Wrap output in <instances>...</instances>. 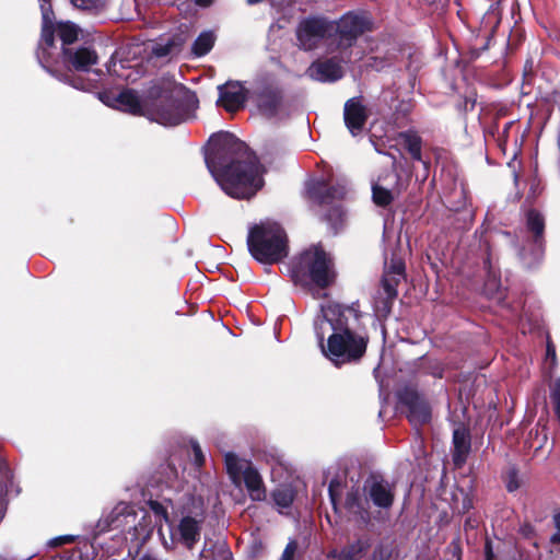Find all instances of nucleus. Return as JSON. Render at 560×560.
Instances as JSON below:
<instances>
[{
    "label": "nucleus",
    "instance_id": "nucleus-10",
    "mask_svg": "<svg viewBox=\"0 0 560 560\" xmlns=\"http://www.w3.org/2000/svg\"><path fill=\"white\" fill-rule=\"evenodd\" d=\"M405 278V264L399 258H392L389 264L386 262L385 271L381 282V290L376 300V308L388 314L395 299L397 298V287Z\"/></svg>",
    "mask_w": 560,
    "mask_h": 560
},
{
    "label": "nucleus",
    "instance_id": "nucleus-4",
    "mask_svg": "<svg viewBox=\"0 0 560 560\" xmlns=\"http://www.w3.org/2000/svg\"><path fill=\"white\" fill-rule=\"evenodd\" d=\"M347 195V185L337 180L332 174L305 183L306 199L322 208L320 219L327 223L332 234H337L346 226L347 211L343 203Z\"/></svg>",
    "mask_w": 560,
    "mask_h": 560
},
{
    "label": "nucleus",
    "instance_id": "nucleus-54",
    "mask_svg": "<svg viewBox=\"0 0 560 560\" xmlns=\"http://www.w3.org/2000/svg\"><path fill=\"white\" fill-rule=\"evenodd\" d=\"M547 354L552 355V358H555V355H556L555 349L550 345H548V347H547Z\"/></svg>",
    "mask_w": 560,
    "mask_h": 560
},
{
    "label": "nucleus",
    "instance_id": "nucleus-23",
    "mask_svg": "<svg viewBox=\"0 0 560 560\" xmlns=\"http://www.w3.org/2000/svg\"><path fill=\"white\" fill-rule=\"evenodd\" d=\"M295 495L296 493L294 489L290 486H280L276 488L271 493V498L275 504L280 509L290 508L295 499Z\"/></svg>",
    "mask_w": 560,
    "mask_h": 560
},
{
    "label": "nucleus",
    "instance_id": "nucleus-51",
    "mask_svg": "<svg viewBox=\"0 0 560 560\" xmlns=\"http://www.w3.org/2000/svg\"><path fill=\"white\" fill-rule=\"evenodd\" d=\"M369 60H373L375 63L371 65L372 67L380 69L384 67L385 61L383 59H378L376 57H370Z\"/></svg>",
    "mask_w": 560,
    "mask_h": 560
},
{
    "label": "nucleus",
    "instance_id": "nucleus-28",
    "mask_svg": "<svg viewBox=\"0 0 560 560\" xmlns=\"http://www.w3.org/2000/svg\"><path fill=\"white\" fill-rule=\"evenodd\" d=\"M352 39L359 35H363L365 32L372 31V20L366 13L352 14Z\"/></svg>",
    "mask_w": 560,
    "mask_h": 560
},
{
    "label": "nucleus",
    "instance_id": "nucleus-7",
    "mask_svg": "<svg viewBox=\"0 0 560 560\" xmlns=\"http://www.w3.org/2000/svg\"><path fill=\"white\" fill-rule=\"evenodd\" d=\"M60 60L65 71L49 66H44V69L59 81L77 90L91 91L95 88V81L82 74L89 72L91 67L98 61V56L93 48L85 46L63 47L61 48Z\"/></svg>",
    "mask_w": 560,
    "mask_h": 560
},
{
    "label": "nucleus",
    "instance_id": "nucleus-22",
    "mask_svg": "<svg viewBox=\"0 0 560 560\" xmlns=\"http://www.w3.org/2000/svg\"><path fill=\"white\" fill-rule=\"evenodd\" d=\"M79 25L71 21H60L57 23V35L61 40L62 47H73L81 34Z\"/></svg>",
    "mask_w": 560,
    "mask_h": 560
},
{
    "label": "nucleus",
    "instance_id": "nucleus-20",
    "mask_svg": "<svg viewBox=\"0 0 560 560\" xmlns=\"http://www.w3.org/2000/svg\"><path fill=\"white\" fill-rule=\"evenodd\" d=\"M244 485L253 501H262L266 499V487L259 471L247 462L243 471Z\"/></svg>",
    "mask_w": 560,
    "mask_h": 560
},
{
    "label": "nucleus",
    "instance_id": "nucleus-2",
    "mask_svg": "<svg viewBox=\"0 0 560 560\" xmlns=\"http://www.w3.org/2000/svg\"><path fill=\"white\" fill-rule=\"evenodd\" d=\"M197 103L189 89L170 79L153 80L147 88V118L163 126L188 120Z\"/></svg>",
    "mask_w": 560,
    "mask_h": 560
},
{
    "label": "nucleus",
    "instance_id": "nucleus-17",
    "mask_svg": "<svg viewBox=\"0 0 560 560\" xmlns=\"http://www.w3.org/2000/svg\"><path fill=\"white\" fill-rule=\"evenodd\" d=\"M205 521L203 513L200 518L184 516L178 524V533L185 547L191 550L200 539L201 525Z\"/></svg>",
    "mask_w": 560,
    "mask_h": 560
},
{
    "label": "nucleus",
    "instance_id": "nucleus-25",
    "mask_svg": "<svg viewBox=\"0 0 560 560\" xmlns=\"http://www.w3.org/2000/svg\"><path fill=\"white\" fill-rule=\"evenodd\" d=\"M369 116V110L362 104L361 100L352 98V135L354 130H361L364 126L366 118Z\"/></svg>",
    "mask_w": 560,
    "mask_h": 560
},
{
    "label": "nucleus",
    "instance_id": "nucleus-6",
    "mask_svg": "<svg viewBox=\"0 0 560 560\" xmlns=\"http://www.w3.org/2000/svg\"><path fill=\"white\" fill-rule=\"evenodd\" d=\"M247 247L260 264L273 265L289 255V240L284 229L276 222H260L249 228Z\"/></svg>",
    "mask_w": 560,
    "mask_h": 560
},
{
    "label": "nucleus",
    "instance_id": "nucleus-35",
    "mask_svg": "<svg viewBox=\"0 0 560 560\" xmlns=\"http://www.w3.org/2000/svg\"><path fill=\"white\" fill-rule=\"evenodd\" d=\"M147 504L153 514L160 518V521H168L167 509L160 501L150 499L147 501Z\"/></svg>",
    "mask_w": 560,
    "mask_h": 560
},
{
    "label": "nucleus",
    "instance_id": "nucleus-11",
    "mask_svg": "<svg viewBox=\"0 0 560 560\" xmlns=\"http://www.w3.org/2000/svg\"><path fill=\"white\" fill-rule=\"evenodd\" d=\"M253 98L258 112L266 118L278 116L283 108L284 92L273 83L265 82L253 91Z\"/></svg>",
    "mask_w": 560,
    "mask_h": 560
},
{
    "label": "nucleus",
    "instance_id": "nucleus-15",
    "mask_svg": "<svg viewBox=\"0 0 560 560\" xmlns=\"http://www.w3.org/2000/svg\"><path fill=\"white\" fill-rule=\"evenodd\" d=\"M218 89V104L226 112L235 113L244 107L248 91L240 82H228Z\"/></svg>",
    "mask_w": 560,
    "mask_h": 560
},
{
    "label": "nucleus",
    "instance_id": "nucleus-1",
    "mask_svg": "<svg viewBox=\"0 0 560 560\" xmlns=\"http://www.w3.org/2000/svg\"><path fill=\"white\" fill-rule=\"evenodd\" d=\"M205 162L221 189L234 199H250L265 184L266 167L231 132L219 131L209 138Z\"/></svg>",
    "mask_w": 560,
    "mask_h": 560
},
{
    "label": "nucleus",
    "instance_id": "nucleus-21",
    "mask_svg": "<svg viewBox=\"0 0 560 560\" xmlns=\"http://www.w3.org/2000/svg\"><path fill=\"white\" fill-rule=\"evenodd\" d=\"M57 33V24H47L42 25L40 30V42L37 51V58L40 65L44 67L47 62L46 55H48L47 49L52 48L55 46V35Z\"/></svg>",
    "mask_w": 560,
    "mask_h": 560
},
{
    "label": "nucleus",
    "instance_id": "nucleus-46",
    "mask_svg": "<svg viewBox=\"0 0 560 560\" xmlns=\"http://www.w3.org/2000/svg\"><path fill=\"white\" fill-rule=\"evenodd\" d=\"M73 541H74L73 536L63 535V536H59V537H55V538L50 539L47 545L51 548H56V547L63 546L66 544L73 542Z\"/></svg>",
    "mask_w": 560,
    "mask_h": 560
},
{
    "label": "nucleus",
    "instance_id": "nucleus-55",
    "mask_svg": "<svg viewBox=\"0 0 560 560\" xmlns=\"http://www.w3.org/2000/svg\"><path fill=\"white\" fill-rule=\"evenodd\" d=\"M264 0H246V3L248 5H254V4H257V3H260L262 2Z\"/></svg>",
    "mask_w": 560,
    "mask_h": 560
},
{
    "label": "nucleus",
    "instance_id": "nucleus-52",
    "mask_svg": "<svg viewBox=\"0 0 560 560\" xmlns=\"http://www.w3.org/2000/svg\"><path fill=\"white\" fill-rule=\"evenodd\" d=\"M213 2L214 0H195V3L201 8H208L212 5Z\"/></svg>",
    "mask_w": 560,
    "mask_h": 560
},
{
    "label": "nucleus",
    "instance_id": "nucleus-44",
    "mask_svg": "<svg viewBox=\"0 0 560 560\" xmlns=\"http://www.w3.org/2000/svg\"><path fill=\"white\" fill-rule=\"evenodd\" d=\"M355 522L361 526L366 527L371 525V513L366 509H360L355 512Z\"/></svg>",
    "mask_w": 560,
    "mask_h": 560
},
{
    "label": "nucleus",
    "instance_id": "nucleus-48",
    "mask_svg": "<svg viewBox=\"0 0 560 560\" xmlns=\"http://www.w3.org/2000/svg\"><path fill=\"white\" fill-rule=\"evenodd\" d=\"M343 120L346 127L350 130V100H347L343 105Z\"/></svg>",
    "mask_w": 560,
    "mask_h": 560
},
{
    "label": "nucleus",
    "instance_id": "nucleus-33",
    "mask_svg": "<svg viewBox=\"0 0 560 560\" xmlns=\"http://www.w3.org/2000/svg\"><path fill=\"white\" fill-rule=\"evenodd\" d=\"M368 339L363 336L352 334V360L363 355L366 349Z\"/></svg>",
    "mask_w": 560,
    "mask_h": 560
},
{
    "label": "nucleus",
    "instance_id": "nucleus-5",
    "mask_svg": "<svg viewBox=\"0 0 560 560\" xmlns=\"http://www.w3.org/2000/svg\"><path fill=\"white\" fill-rule=\"evenodd\" d=\"M290 275L294 284L307 290H325L335 281L332 260L320 246H314L296 256L291 262Z\"/></svg>",
    "mask_w": 560,
    "mask_h": 560
},
{
    "label": "nucleus",
    "instance_id": "nucleus-30",
    "mask_svg": "<svg viewBox=\"0 0 560 560\" xmlns=\"http://www.w3.org/2000/svg\"><path fill=\"white\" fill-rule=\"evenodd\" d=\"M372 192L373 201L380 207L388 206L394 199L393 191L378 184L373 185Z\"/></svg>",
    "mask_w": 560,
    "mask_h": 560
},
{
    "label": "nucleus",
    "instance_id": "nucleus-8",
    "mask_svg": "<svg viewBox=\"0 0 560 560\" xmlns=\"http://www.w3.org/2000/svg\"><path fill=\"white\" fill-rule=\"evenodd\" d=\"M340 488L341 485L338 480L332 479L328 487L329 498L331 502L332 510L331 512L326 513V520L330 524L331 527L335 528V540L339 542H346L345 547L341 549L340 553L337 549H331L327 557L338 560H350V547L348 542L350 541V536L348 535V523L350 518L347 514H343L342 510L347 512L350 510V493H347L343 506H340Z\"/></svg>",
    "mask_w": 560,
    "mask_h": 560
},
{
    "label": "nucleus",
    "instance_id": "nucleus-36",
    "mask_svg": "<svg viewBox=\"0 0 560 560\" xmlns=\"http://www.w3.org/2000/svg\"><path fill=\"white\" fill-rule=\"evenodd\" d=\"M55 560H83V553L80 549L72 547L70 549H63L56 553Z\"/></svg>",
    "mask_w": 560,
    "mask_h": 560
},
{
    "label": "nucleus",
    "instance_id": "nucleus-47",
    "mask_svg": "<svg viewBox=\"0 0 560 560\" xmlns=\"http://www.w3.org/2000/svg\"><path fill=\"white\" fill-rule=\"evenodd\" d=\"M553 524L556 527L555 534L551 536V541L553 544H560V513L555 514Z\"/></svg>",
    "mask_w": 560,
    "mask_h": 560
},
{
    "label": "nucleus",
    "instance_id": "nucleus-37",
    "mask_svg": "<svg viewBox=\"0 0 560 560\" xmlns=\"http://www.w3.org/2000/svg\"><path fill=\"white\" fill-rule=\"evenodd\" d=\"M212 549L220 560H232V552L225 541H215Z\"/></svg>",
    "mask_w": 560,
    "mask_h": 560
},
{
    "label": "nucleus",
    "instance_id": "nucleus-42",
    "mask_svg": "<svg viewBox=\"0 0 560 560\" xmlns=\"http://www.w3.org/2000/svg\"><path fill=\"white\" fill-rule=\"evenodd\" d=\"M296 550H298V542L295 540H290L287 544V546L281 555L280 560H293Z\"/></svg>",
    "mask_w": 560,
    "mask_h": 560
},
{
    "label": "nucleus",
    "instance_id": "nucleus-24",
    "mask_svg": "<svg viewBox=\"0 0 560 560\" xmlns=\"http://www.w3.org/2000/svg\"><path fill=\"white\" fill-rule=\"evenodd\" d=\"M131 515H135L132 508L126 503H119L106 514V517L113 524V528H120L124 526V521Z\"/></svg>",
    "mask_w": 560,
    "mask_h": 560
},
{
    "label": "nucleus",
    "instance_id": "nucleus-34",
    "mask_svg": "<svg viewBox=\"0 0 560 560\" xmlns=\"http://www.w3.org/2000/svg\"><path fill=\"white\" fill-rule=\"evenodd\" d=\"M42 25L55 24V13L49 0H40Z\"/></svg>",
    "mask_w": 560,
    "mask_h": 560
},
{
    "label": "nucleus",
    "instance_id": "nucleus-14",
    "mask_svg": "<svg viewBox=\"0 0 560 560\" xmlns=\"http://www.w3.org/2000/svg\"><path fill=\"white\" fill-rule=\"evenodd\" d=\"M305 74L314 81L318 82H336L343 77V70L336 58L325 60L317 59L307 68Z\"/></svg>",
    "mask_w": 560,
    "mask_h": 560
},
{
    "label": "nucleus",
    "instance_id": "nucleus-53",
    "mask_svg": "<svg viewBox=\"0 0 560 560\" xmlns=\"http://www.w3.org/2000/svg\"><path fill=\"white\" fill-rule=\"evenodd\" d=\"M493 552L491 549V546L489 542L486 544V560H492L493 559Z\"/></svg>",
    "mask_w": 560,
    "mask_h": 560
},
{
    "label": "nucleus",
    "instance_id": "nucleus-40",
    "mask_svg": "<svg viewBox=\"0 0 560 560\" xmlns=\"http://www.w3.org/2000/svg\"><path fill=\"white\" fill-rule=\"evenodd\" d=\"M551 399L555 405L556 413L560 420V378L556 380L551 389Z\"/></svg>",
    "mask_w": 560,
    "mask_h": 560
},
{
    "label": "nucleus",
    "instance_id": "nucleus-31",
    "mask_svg": "<svg viewBox=\"0 0 560 560\" xmlns=\"http://www.w3.org/2000/svg\"><path fill=\"white\" fill-rule=\"evenodd\" d=\"M70 2L79 10L93 11L103 8L106 0H70Z\"/></svg>",
    "mask_w": 560,
    "mask_h": 560
},
{
    "label": "nucleus",
    "instance_id": "nucleus-56",
    "mask_svg": "<svg viewBox=\"0 0 560 560\" xmlns=\"http://www.w3.org/2000/svg\"><path fill=\"white\" fill-rule=\"evenodd\" d=\"M139 560H158V559L147 555V556L141 557Z\"/></svg>",
    "mask_w": 560,
    "mask_h": 560
},
{
    "label": "nucleus",
    "instance_id": "nucleus-27",
    "mask_svg": "<svg viewBox=\"0 0 560 560\" xmlns=\"http://www.w3.org/2000/svg\"><path fill=\"white\" fill-rule=\"evenodd\" d=\"M226 472L233 482H237L243 475V465L234 453H226L224 456Z\"/></svg>",
    "mask_w": 560,
    "mask_h": 560
},
{
    "label": "nucleus",
    "instance_id": "nucleus-43",
    "mask_svg": "<svg viewBox=\"0 0 560 560\" xmlns=\"http://www.w3.org/2000/svg\"><path fill=\"white\" fill-rule=\"evenodd\" d=\"M191 447L194 452V463L198 468H201L206 462L202 450L197 442H192Z\"/></svg>",
    "mask_w": 560,
    "mask_h": 560
},
{
    "label": "nucleus",
    "instance_id": "nucleus-9",
    "mask_svg": "<svg viewBox=\"0 0 560 560\" xmlns=\"http://www.w3.org/2000/svg\"><path fill=\"white\" fill-rule=\"evenodd\" d=\"M338 33L341 39H350V30L340 28L339 23L322 16H310L300 22L296 38L305 50L315 48L319 40L330 38Z\"/></svg>",
    "mask_w": 560,
    "mask_h": 560
},
{
    "label": "nucleus",
    "instance_id": "nucleus-38",
    "mask_svg": "<svg viewBox=\"0 0 560 560\" xmlns=\"http://www.w3.org/2000/svg\"><path fill=\"white\" fill-rule=\"evenodd\" d=\"M174 47H175V43L173 39H170L167 43L165 44H156L154 47H153V54L156 56V57H166L171 54H173L174 51Z\"/></svg>",
    "mask_w": 560,
    "mask_h": 560
},
{
    "label": "nucleus",
    "instance_id": "nucleus-45",
    "mask_svg": "<svg viewBox=\"0 0 560 560\" xmlns=\"http://www.w3.org/2000/svg\"><path fill=\"white\" fill-rule=\"evenodd\" d=\"M110 529H114L113 524L109 522L106 515H104L98 520V522L95 525V535H101Z\"/></svg>",
    "mask_w": 560,
    "mask_h": 560
},
{
    "label": "nucleus",
    "instance_id": "nucleus-39",
    "mask_svg": "<svg viewBox=\"0 0 560 560\" xmlns=\"http://www.w3.org/2000/svg\"><path fill=\"white\" fill-rule=\"evenodd\" d=\"M521 487V480L515 469H510L506 474V489L510 492L516 491Z\"/></svg>",
    "mask_w": 560,
    "mask_h": 560
},
{
    "label": "nucleus",
    "instance_id": "nucleus-57",
    "mask_svg": "<svg viewBox=\"0 0 560 560\" xmlns=\"http://www.w3.org/2000/svg\"><path fill=\"white\" fill-rule=\"evenodd\" d=\"M350 16V12H347L342 15V21H346Z\"/></svg>",
    "mask_w": 560,
    "mask_h": 560
},
{
    "label": "nucleus",
    "instance_id": "nucleus-26",
    "mask_svg": "<svg viewBox=\"0 0 560 560\" xmlns=\"http://www.w3.org/2000/svg\"><path fill=\"white\" fill-rule=\"evenodd\" d=\"M214 38L211 33H201L194 42L191 51L197 57L206 56L213 47Z\"/></svg>",
    "mask_w": 560,
    "mask_h": 560
},
{
    "label": "nucleus",
    "instance_id": "nucleus-50",
    "mask_svg": "<svg viewBox=\"0 0 560 560\" xmlns=\"http://www.w3.org/2000/svg\"><path fill=\"white\" fill-rule=\"evenodd\" d=\"M539 191H538V184H535L533 183L532 186H530V190L528 192V196L527 198H532V199H535L537 196H538Z\"/></svg>",
    "mask_w": 560,
    "mask_h": 560
},
{
    "label": "nucleus",
    "instance_id": "nucleus-16",
    "mask_svg": "<svg viewBox=\"0 0 560 560\" xmlns=\"http://www.w3.org/2000/svg\"><path fill=\"white\" fill-rule=\"evenodd\" d=\"M114 101L119 104V107L133 116H143L147 118V89L142 91L139 96L137 91L132 89L122 90Z\"/></svg>",
    "mask_w": 560,
    "mask_h": 560
},
{
    "label": "nucleus",
    "instance_id": "nucleus-32",
    "mask_svg": "<svg viewBox=\"0 0 560 560\" xmlns=\"http://www.w3.org/2000/svg\"><path fill=\"white\" fill-rule=\"evenodd\" d=\"M371 547V538L368 535L359 537L355 544H352V560L355 555L365 556Z\"/></svg>",
    "mask_w": 560,
    "mask_h": 560
},
{
    "label": "nucleus",
    "instance_id": "nucleus-13",
    "mask_svg": "<svg viewBox=\"0 0 560 560\" xmlns=\"http://www.w3.org/2000/svg\"><path fill=\"white\" fill-rule=\"evenodd\" d=\"M399 400L408 410V418L415 425H421L430 421L431 408L427 400L413 388L406 387L398 394Z\"/></svg>",
    "mask_w": 560,
    "mask_h": 560
},
{
    "label": "nucleus",
    "instance_id": "nucleus-49",
    "mask_svg": "<svg viewBox=\"0 0 560 560\" xmlns=\"http://www.w3.org/2000/svg\"><path fill=\"white\" fill-rule=\"evenodd\" d=\"M114 98L115 97H112L110 93H107V92L100 93V100L107 105H112L110 102L112 101L115 102Z\"/></svg>",
    "mask_w": 560,
    "mask_h": 560
},
{
    "label": "nucleus",
    "instance_id": "nucleus-12",
    "mask_svg": "<svg viewBox=\"0 0 560 560\" xmlns=\"http://www.w3.org/2000/svg\"><path fill=\"white\" fill-rule=\"evenodd\" d=\"M364 493L380 509L388 510L395 500V486L382 476L371 475L364 482Z\"/></svg>",
    "mask_w": 560,
    "mask_h": 560
},
{
    "label": "nucleus",
    "instance_id": "nucleus-19",
    "mask_svg": "<svg viewBox=\"0 0 560 560\" xmlns=\"http://www.w3.org/2000/svg\"><path fill=\"white\" fill-rule=\"evenodd\" d=\"M526 223H527V229L535 234V242L538 245V249L535 250L533 261H527L526 257L522 255L524 265L527 268H532L536 264H538L542 257L539 238L541 237L544 230H545V220H544L542 215L539 212H537L536 210H529L527 212Z\"/></svg>",
    "mask_w": 560,
    "mask_h": 560
},
{
    "label": "nucleus",
    "instance_id": "nucleus-41",
    "mask_svg": "<svg viewBox=\"0 0 560 560\" xmlns=\"http://www.w3.org/2000/svg\"><path fill=\"white\" fill-rule=\"evenodd\" d=\"M463 497L462 504L458 502L455 503V509L458 513H466L472 508V500L471 498L465 493L464 491H460L459 493Z\"/></svg>",
    "mask_w": 560,
    "mask_h": 560
},
{
    "label": "nucleus",
    "instance_id": "nucleus-18",
    "mask_svg": "<svg viewBox=\"0 0 560 560\" xmlns=\"http://www.w3.org/2000/svg\"><path fill=\"white\" fill-rule=\"evenodd\" d=\"M470 452V434L464 425H458L453 431V462L456 467H462Z\"/></svg>",
    "mask_w": 560,
    "mask_h": 560
},
{
    "label": "nucleus",
    "instance_id": "nucleus-3",
    "mask_svg": "<svg viewBox=\"0 0 560 560\" xmlns=\"http://www.w3.org/2000/svg\"><path fill=\"white\" fill-rule=\"evenodd\" d=\"M350 307L336 302L320 305L314 331L323 355L336 368L350 363Z\"/></svg>",
    "mask_w": 560,
    "mask_h": 560
},
{
    "label": "nucleus",
    "instance_id": "nucleus-29",
    "mask_svg": "<svg viewBox=\"0 0 560 560\" xmlns=\"http://www.w3.org/2000/svg\"><path fill=\"white\" fill-rule=\"evenodd\" d=\"M404 145L413 160L421 161V139L416 133L405 132L400 135Z\"/></svg>",
    "mask_w": 560,
    "mask_h": 560
}]
</instances>
